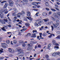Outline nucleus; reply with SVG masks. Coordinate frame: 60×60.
<instances>
[{"label":"nucleus","instance_id":"0eeeda50","mask_svg":"<svg viewBox=\"0 0 60 60\" xmlns=\"http://www.w3.org/2000/svg\"><path fill=\"white\" fill-rule=\"evenodd\" d=\"M8 51L10 53H14V50L13 49H11V48L8 49Z\"/></svg>","mask_w":60,"mask_h":60},{"label":"nucleus","instance_id":"c03bdc74","mask_svg":"<svg viewBox=\"0 0 60 60\" xmlns=\"http://www.w3.org/2000/svg\"><path fill=\"white\" fill-rule=\"evenodd\" d=\"M22 53H23V52H19V54L21 55V54H22Z\"/></svg>","mask_w":60,"mask_h":60},{"label":"nucleus","instance_id":"f3484780","mask_svg":"<svg viewBox=\"0 0 60 60\" xmlns=\"http://www.w3.org/2000/svg\"><path fill=\"white\" fill-rule=\"evenodd\" d=\"M42 15L43 16H45V17H46V15H47V14L46 13L44 12L42 13Z\"/></svg>","mask_w":60,"mask_h":60},{"label":"nucleus","instance_id":"1a4fd4ad","mask_svg":"<svg viewBox=\"0 0 60 60\" xmlns=\"http://www.w3.org/2000/svg\"><path fill=\"white\" fill-rule=\"evenodd\" d=\"M7 28V27L6 26H5V27H3L1 29L4 31H6V30Z\"/></svg>","mask_w":60,"mask_h":60},{"label":"nucleus","instance_id":"6e6d98bb","mask_svg":"<svg viewBox=\"0 0 60 60\" xmlns=\"http://www.w3.org/2000/svg\"><path fill=\"white\" fill-rule=\"evenodd\" d=\"M37 8H40V7H41V6H40V5H37Z\"/></svg>","mask_w":60,"mask_h":60},{"label":"nucleus","instance_id":"864d4df0","mask_svg":"<svg viewBox=\"0 0 60 60\" xmlns=\"http://www.w3.org/2000/svg\"><path fill=\"white\" fill-rule=\"evenodd\" d=\"M38 48H41V45H38Z\"/></svg>","mask_w":60,"mask_h":60},{"label":"nucleus","instance_id":"f03ea898","mask_svg":"<svg viewBox=\"0 0 60 60\" xmlns=\"http://www.w3.org/2000/svg\"><path fill=\"white\" fill-rule=\"evenodd\" d=\"M0 16L2 19H3L4 18V15L3 13H1V12H4L5 14H7L8 11H7V9H6L4 10L3 9H2V8H0Z\"/></svg>","mask_w":60,"mask_h":60},{"label":"nucleus","instance_id":"2f4dec72","mask_svg":"<svg viewBox=\"0 0 60 60\" xmlns=\"http://www.w3.org/2000/svg\"><path fill=\"white\" fill-rule=\"evenodd\" d=\"M37 4V2H33L32 3V4L33 5H35V4Z\"/></svg>","mask_w":60,"mask_h":60},{"label":"nucleus","instance_id":"4468645a","mask_svg":"<svg viewBox=\"0 0 60 60\" xmlns=\"http://www.w3.org/2000/svg\"><path fill=\"white\" fill-rule=\"evenodd\" d=\"M52 35H53V36H55V34H51L50 36H48L49 38H51Z\"/></svg>","mask_w":60,"mask_h":60},{"label":"nucleus","instance_id":"6e6552de","mask_svg":"<svg viewBox=\"0 0 60 60\" xmlns=\"http://www.w3.org/2000/svg\"><path fill=\"white\" fill-rule=\"evenodd\" d=\"M40 20H41V19H39L37 20V21H39V22H38V24H39L40 23H41V24H43V23H44V22L43 21H40Z\"/></svg>","mask_w":60,"mask_h":60},{"label":"nucleus","instance_id":"20e7f679","mask_svg":"<svg viewBox=\"0 0 60 60\" xmlns=\"http://www.w3.org/2000/svg\"><path fill=\"white\" fill-rule=\"evenodd\" d=\"M8 2L10 6H13V2L11 0H9L8 1Z\"/></svg>","mask_w":60,"mask_h":60},{"label":"nucleus","instance_id":"e433bc0d","mask_svg":"<svg viewBox=\"0 0 60 60\" xmlns=\"http://www.w3.org/2000/svg\"><path fill=\"white\" fill-rule=\"evenodd\" d=\"M39 13L38 12L37 13L35 14L36 16L37 17H38V15L39 14Z\"/></svg>","mask_w":60,"mask_h":60},{"label":"nucleus","instance_id":"a18cd8bd","mask_svg":"<svg viewBox=\"0 0 60 60\" xmlns=\"http://www.w3.org/2000/svg\"><path fill=\"white\" fill-rule=\"evenodd\" d=\"M16 21H17V22H22V21H19V20L18 19V20H16Z\"/></svg>","mask_w":60,"mask_h":60},{"label":"nucleus","instance_id":"a878e982","mask_svg":"<svg viewBox=\"0 0 60 60\" xmlns=\"http://www.w3.org/2000/svg\"><path fill=\"white\" fill-rule=\"evenodd\" d=\"M43 36L45 37L47 35V34L46 33H44L42 34Z\"/></svg>","mask_w":60,"mask_h":60},{"label":"nucleus","instance_id":"dca6fc26","mask_svg":"<svg viewBox=\"0 0 60 60\" xmlns=\"http://www.w3.org/2000/svg\"><path fill=\"white\" fill-rule=\"evenodd\" d=\"M16 49L18 51H22V50L21 49V48H19L18 49Z\"/></svg>","mask_w":60,"mask_h":60},{"label":"nucleus","instance_id":"e2e57ef3","mask_svg":"<svg viewBox=\"0 0 60 60\" xmlns=\"http://www.w3.org/2000/svg\"><path fill=\"white\" fill-rule=\"evenodd\" d=\"M47 24L49 25H50V24H51V23L50 22H49L47 23Z\"/></svg>","mask_w":60,"mask_h":60},{"label":"nucleus","instance_id":"c85d7f7f","mask_svg":"<svg viewBox=\"0 0 60 60\" xmlns=\"http://www.w3.org/2000/svg\"><path fill=\"white\" fill-rule=\"evenodd\" d=\"M49 55H48L46 54L45 55V57L46 58H49Z\"/></svg>","mask_w":60,"mask_h":60},{"label":"nucleus","instance_id":"a211bd4d","mask_svg":"<svg viewBox=\"0 0 60 60\" xmlns=\"http://www.w3.org/2000/svg\"><path fill=\"white\" fill-rule=\"evenodd\" d=\"M27 18L28 19L30 20V21H32V20H33V19L30 17H27Z\"/></svg>","mask_w":60,"mask_h":60},{"label":"nucleus","instance_id":"4be33fe9","mask_svg":"<svg viewBox=\"0 0 60 60\" xmlns=\"http://www.w3.org/2000/svg\"><path fill=\"white\" fill-rule=\"evenodd\" d=\"M34 26H39V25H38V23L36 22H35L34 23Z\"/></svg>","mask_w":60,"mask_h":60},{"label":"nucleus","instance_id":"09e8293b","mask_svg":"<svg viewBox=\"0 0 60 60\" xmlns=\"http://www.w3.org/2000/svg\"><path fill=\"white\" fill-rule=\"evenodd\" d=\"M33 33H34L35 32V33H36L37 32V30H34L33 31Z\"/></svg>","mask_w":60,"mask_h":60},{"label":"nucleus","instance_id":"0e129e2a","mask_svg":"<svg viewBox=\"0 0 60 60\" xmlns=\"http://www.w3.org/2000/svg\"><path fill=\"white\" fill-rule=\"evenodd\" d=\"M55 16L56 17V18H58V17H59V16L58 15H56Z\"/></svg>","mask_w":60,"mask_h":60},{"label":"nucleus","instance_id":"7c9ffc66","mask_svg":"<svg viewBox=\"0 0 60 60\" xmlns=\"http://www.w3.org/2000/svg\"><path fill=\"white\" fill-rule=\"evenodd\" d=\"M56 55H59L60 54V52H56Z\"/></svg>","mask_w":60,"mask_h":60},{"label":"nucleus","instance_id":"9b49d317","mask_svg":"<svg viewBox=\"0 0 60 60\" xmlns=\"http://www.w3.org/2000/svg\"><path fill=\"white\" fill-rule=\"evenodd\" d=\"M30 42L31 44H35L36 43H37V42L35 41H31Z\"/></svg>","mask_w":60,"mask_h":60},{"label":"nucleus","instance_id":"69168bd1","mask_svg":"<svg viewBox=\"0 0 60 60\" xmlns=\"http://www.w3.org/2000/svg\"><path fill=\"white\" fill-rule=\"evenodd\" d=\"M33 10H34L35 11H38V10L37 9H34Z\"/></svg>","mask_w":60,"mask_h":60},{"label":"nucleus","instance_id":"de8ad7c7","mask_svg":"<svg viewBox=\"0 0 60 60\" xmlns=\"http://www.w3.org/2000/svg\"><path fill=\"white\" fill-rule=\"evenodd\" d=\"M52 19L53 20H54V21H55L56 19H55L54 17H52Z\"/></svg>","mask_w":60,"mask_h":60},{"label":"nucleus","instance_id":"cd10ccee","mask_svg":"<svg viewBox=\"0 0 60 60\" xmlns=\"http://www.w3.org/2000/svg\"><path fill=\"white\" fill-rule=\"evenodd\" d=\"M1 49L0 50V54H1L3 52V49Z\"/></svg>","mask_w":60,"mask_h":60},{"label":"nucleus","instance_id":"ddd939ff","mask_svg":"<svg viewBox=\"0 0 60 60\" xmlns=\"http://www.w3.org/2000/svg\"><path fill=\"white\" fill-rule=\"evenodd\" d=\"M52 55L53 56H56V52H54L52 53Z\"/></svg>","mask_w":60,"mask_h":60},{"label":"nucleus","instance_id":"8fccbe9b","mask_svg":"<svg viewBox=\"0 0 60 60\" xmlns=\"http://www.w3.org/2000/svg\"><path fill=\"white\" fill-rule=\"evenodd\" d=\"M45 9L47 11H49V8H45Z\"/></svg>","mask_w":60,"mask_h":60},{"label":"nucleus","instance_id":"13d9d810","mask_svg":"<svg viewBox=\"0 0 60 60\" xmlns=\"http://www.w3.org/2000/svg\"><path fill=\"white\" fill-rule=\"evenodd\" d=\"M55 7H56V8H58V6L57 5H55Z\"/></svg>","mask_w":60,"mask_h":60},{"label":"nucleus","instance_id":"39448f33","mask_svg":"<svg viewBox=\"0 0 60 60\" xmlns=\"http://www.w3.org/2000/svg\"><path fill=\"white\" fill-rule=\"evenodd\" d=\"M52 43L53 45H55L56 46H59V44L57 43H56V41L55 40H53L52 41Z\"/></svg>","mask_w":60,"mask_h":60},{"label":"nucleus","instance_id":"6ab92c4d","mask_svg":"<svg viewBox=\"0 0 60 60\" xmlns=\"http://www.w3.org/2000/svg\"><path fill=\"white\" fill-rule=\"evenodd\" d=\"M30 12L29 11H28L27 12V16L29 17L30 16Z\"/></svg>","mask_w":60,"mask_h":60},{"label":"nucleus","instance_id":"ea45409f","mask_svg":"<svg viewBox=\"0 0 60 60\" xmlns=\"http://www.w3.org/2000/svg\"><path fill=\"white\" fill-rule=\"evenodd\" d=\"M51 27L52 28V31H53V30H54V27H53V26H51Z\"/></svg>","mask_w":60,"mask_h":60},{"label":"nucleus","instance_id":"5fc2aeb1","mask_svg":"<svg viewBox=\"0 0 60 60\" xmlns=\"http://www.w3.org/2000/svg\"><path fill=\"white\" fill-rule=\"evenodd\" d=\"M3 40V38H0V42H1V41L2 40Z\"/></svg>","mask_w":60,"mask_h":60},{"label":"nucleus","instance_id":"c756f323","mask_svg":"<svg viewBox=\"0 0 60 60\" xmlns=\"http://www.w3.org/2000/svg\"><path fill=\"white\" fill-rule=\"evenodd\" d=\"M54 49H59V47H58V46H54Z\"/></svg>","mask_w":60,"mask_h":60},{"label":"nucleus","instance_id":"3c124183","mask_svg":"<svg viewBox=\"0 0 60 60\" xmlns=\"http://www.w3.org/2000/svg\"><path fill=\"white\" fill-rule=\"evenodd\" d=\"M4 22L5 21V22H7L8 21V20L7 19H4Z\"/></svg>","mask_w":60,"mask_h":60},{"label":"nucleus","instance_id":"c9c22d12","mask_svg":"<svg viewBox=\"0 0 60 60\" xmlns=\"http://www.w3.org/2000/svg\"><path fill=\"white\" fill-rule=\"evenodd\" d=\"M45 5L46 6H49V4H48V3L47 2L45 3Z\"/></svg>","mask_w":60,"mask_h":60},{"label":"nucleus","instance_id":"9d476101","mask_svg":"<svg viewBox=\"0 0 60 60\" xmlns=\"http://www.w3.org/2000/svg\"><path fill=\"white\" fill-rule=\"evenodd\" d=\"M21 2H22L23 3H25L26 4H27L28 2V0H23Z\"/></svg>","mask_w":60,"mask_h":60},{"label":"nucleus","instance_id":"bb28decb","mask_svg":"<svg viewBox=\"0 0 60 60\" xmlns=\"http://www.w3.org/2000/svg\"><path fill=\"white\" fill-rule=\"evenodd\" d=\"M13 42L14 43L16 44V43H17V41L16 40H14L13 41Z\"/></svg>","mask_w":60,"mask_h":60},{"label":"nucleus","instance_id":"4c0bfd02","mask_svg":"<svg viewBox=\"0 0 60 60\" xmlns=\"http://www.w3.org/2000/svg\"><path fill=\"white\" fill-rule=\"evenodd\" d=\"M4 58L3 57H0V59L1 60H3V59H4Z\"/></svg>","mask_w":60,"mask_h":60},{"label":"nucleus","instance_id":"412c9836","mask_svg":"<svg viewBox=\"0 0 60 60\" xmlns=\"http://www.w3.org/2000/svg\"><path fill=\"white\" fill-rule=\"evenodd\" d=\"M32 36L33 37H36V34L35 33H34L32 34Z\"/></svg>","mask_w":60,"mask_h":60},{"label":"nucleus","instance_id":"aec40b11","mask_svg":"<svg viewBox=\"0 0 60 60\" xmlns=\"http://www.w3.org/2000/svg\"><path fill=\"white\" fill-rule=\"evenodd\" d=\"M43 20H44V22H47V21H49V19H43Z\"/></svg>","mask_w":60,"mask_h":60},{"label":"nucleus","instance_id":"680f3d73","mask_svg":"<svg viewBox=\"0 0 60 60\" xmlns=\"http://www.w3.org/2000/svg\"><path fill=\"white\" fill-rule=\"evenodd\" d=\"M26 30V28H24L23 29V31H25V30Z\"/></svg>","mask_w":60,"mask_h":60},{"label":"nucleus","instance_id":"49530a36","mask_svg":"<svg viewBox=\"0 0 60 60\" xmlns=\"http://www.w3.org/2000/svg\"><path fill=\"white\" fill-rule=\"evenodd\" d=\"M31 49L32 48H28L27 49V50H31Z\"/></svg>","mask_w":60,"mask_h":60},{"label":"nucleus","instance_id":"4d7b16f0","mask_svg":"<svg viewBox=\"0 0 60 60\" xmlns=\"http://www.w3.org/2000/svg\"><path fill=\"white\" fill-rule=\"evenodd\" d=\"M8 19L9 20V21H11V19H10V18H9V17H8Z\"/></svg>","mask_w":60,"mask_h":60},{"label":"nucleus","instance_id":"58836bf2","mask_svg":"<svg viewBox=\"0 0 60 60\" xmlns=\"http://www.w3.org/2000/svg\"><path fill=\"white\" fill-rule=\"evenodd\" d=\"M56 39H60V36H57L56 38Z\"/></svg>","mask_w":60,"mask_h":60},{"label":"nucleus","instance_id":"5701e85b","mask_svg":"<svg viewBox=\"0 0 60 60\" xmlns=\"http://www.w3.org/2000/svg\"><path fill=\"white\" fill-rule=\"evenodd\" d=\"M5 2H6V1H3L1 2V3L2 4V5H4L3 3H5Z\"/></svg>","mask_w":60,"mask_h":60},{"label":"nucleus","instance_id":"37998d69","mask_svg":"<svg viewBox=\"0 0 60 60\" xmlns=\"http://www.w3.org/2000/svg\"><path fill=\"white\" fill-rule=\"evenodd\" d=\"M22 46H23V47H24L26 46V44H22Z\"/></svg>","mask_w":60,"mask_h":60},{"label":"nucleus","instance_id":"7ed1b4c3","mask_svg":"<svg viewBox=\"0 0 60 60\" xmlns=\"http://www.w3.org/2000/svg\"><path fill=\"white\" fill-rule=\"evenodd\" d=\"M56 24H53V25L54 26V28H56V29L57 30H60V26H57L56 25Z\"/></svg>","mask_w":60,"mask_h":60},{"label":"nucleus","instance_id":"393cba45","mask_svg":"<svg viewBox=\"0 0 60 60\" xmlns=\"http://www.w3.org/2000/svg\"><path fill=\"white\" fill-rule=\"evenodd\" d=\"M1 23L2 24H4V20H2L1 21Z\"/></svg>","mask_w":60,"mask_h":60},{"label":"nucleus","instance_id":"f704fd0d","mask_svg":"<svg viewBox=\"0 0 60 60\" xmlns=\"http://www.w3.org/2000/svg\"><path fill=\"white\" fill-rule=\"evenodd\" d=\"M51 10L52 11H56V10L54 9L51 8Z\"/></svg>","mask_w":60,"mask_h":60},{"label":"nucleus","instance_id":"f8f14e48","mask_svg":"<svg viewBox=\"0 0 60 60\" xmlns=\"http://www.w3.org/2000/svg\"><path fill=\"white\" fill-rule=\"evenodd\" d=\"M20 13L19 14V16H20V15H22L23 14H25V12L24 11H22V13Z\"/></svg>","mask_w":60,"mask_h":60},{"label":"nucleus","instance_id":"423d86ee","mask_svg":"<svg viewBox=\"0 0 60 60\" xmlns=\"http://www.w3.org/2000/svg\"><path fill=\"white\" fill-rule=\"evenodd\" d=\"M2 48H6L7 47V45L5 43H3L2 44Z\"/></svg>","mask_w":60,"mask_h":60},{"label":"nucleus","instance_id":"bf43d9fd","mask_svg":"<svg viewBox=\"0 0 60 60\" xmlns=\"http://www.w3.org/2000/svg\"><path fill=\"white\" fill-rule=\"evenodd\" d=\"M52 13V12H49V15H51Z\"/></svg>","mask_w":60,"mask_h":60},{"label":"nucleus","instance_id":"473e14b6","mask_svg":"<svg viewBox=\"0 0 60 60\" xmlns=\"http://www.w3.org/2000/svg\"><path fill=\"white\" fill-rule=\"evenodd\" d=\"M25 25L26 26H29V24L28 23H26L25 24Z\"/></svg>","mask_w":60,"mask_h":60},{"label":"nucleus","instance_id":"603ef678","mask_svg":"<svg viewBox=\"0 0 60 60\" xmlns=\"http://www.w3.org/2000/svg\"><path fill=\"white\" fill-rule=\"evenodd\" d=\"M18 35H21V33H20L19 32H18Z\"/></svg>","mask_w":60,"mask_h":60},{"label":"nucleus","instance_id":"774afa93","mask_svg":"<svg viewBox=\"0 0 60 60\" xmlns=\"http://www.w3.org/2000/svg\"><path fill=\"white\" fill-rule=\"evenodd\" d=\"M36 56V54H35L34 55V57H35V56Z\"/></svg>","mask_w":60,"mask_h":60},{"label":"nucleus","instance_id":"a19ab883","mask_svg":"<svg viewBox=\"0 0 60 60\" xmlns=\"http://www.w3.org/2000/svg\"><path fill=\"white\" fill-rule=\"evenodd\" d=\"M31 34L30 33H29L27 34L28 36H30L31 35Z\"/></svg>","mask_w":60,"mask_h":60},{"label":"nucleus","instance_id":"f257e3e1","mask_svg":"<svg viewBox=\"0 0 60 60\" xmlns=\"http://www.w3.org/2000/svg\"><path fill=\"white\" fill-rule=\"evenodd\" d=\"M13 11H14H14H12V13L13 16H14L16 17H18V18H20V15H19L20 14V13H18L17 15H16L15 12H18V11L17 9L16 8H13Z\"/></svg>","mask_w":60,"mask_h":60},{"label":"nucleus","instance_id":"72a5a7b5","mask_svg":"<svg viewBox=\"0 0 60 60\" xmlns=\"http://www.w3.org/2000/svg\"><path fill=\"white\" fill-rule=\"evenodd\" d=\"M10 41L9 40H7L6 41V42H7V44H9L10 43Z\"/></svg>","mask_w":60,"mask_h":60},{"label":"nucleus","instance_id":"b1692460","mask_svg":"<svg viewBox=\"0 0 60 60\" xmlns=\"http://www.w3.org/2000/svg\"><path fill=\"white\" fill-rule=\"evenodd\" d=\"M60 22H59V21L58 20H56V23H57V25H58L59 24V23Z\"/></svg>","mask_w":60,"mask_h":60},{"label":"nucleus","instance_id":"052dcab7","mask_svg":"<svg viewBox=\"0 0 60 60\" xmlns=\"http://www.w3.org/2000/svg\"><path fill=\"white\" fill-rule=\"evenodd\" d=\"M56 4H58V5H60V3L59 2H57L56 3Z\"/></svg>","mask_w":60,"mask_h":60},{"label":"nucleus","instance_id":"2eb2a0df","mask_svg":"<svg viewBox=\"0 0 60 60\" xmlns=\"http://www.w3.org/2000/svg\"><path fill=\"white\" fill-rule=\"evenodd\" d=\"M8 3H5V5L3 7V8L4 9V8H6V7H7V6H8Z\"/></svg>","mask_w":60,"mask_h":60},{"label":"nucleus","instance_id":"338daca9","mask_svg":"<svg viewBox=\"0 0 60 60\" xmlns=\"http://www.w3.org/2000/svg\"><path fill=\"white\" fill-rule=\"evenodd\" d=\"M44 1L45 2H48L49 0H44Z\"/></svg>","mask_w":60,"mask_h":60},{"label":"nucleus","instance_id":"79ce46f5","mask_svg":"<svg viewBox=\"0 0 60 60\" xmlns=\"http://www.w3.org/2000/svg\"><path fill=\"white\" fill-rule=\"evenodd\" d=\"M56 33L58 34H60V32L59 31H58L56 32Z\"/></svg>","mask_w":60,"mask_h":60}]
</instances>
